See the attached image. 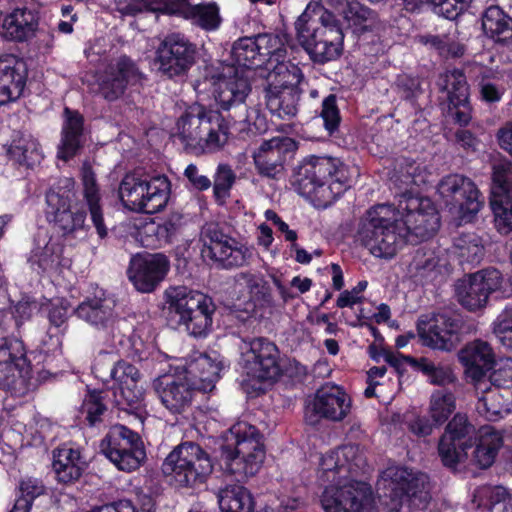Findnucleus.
I'll return each instance as SVG.
<instances>
[{"mask_svg":"<svg viewBox=\"0 0 512 512\" xmlns=\"http://www.w3.org/2000/svg\"><path fill=\"white\" fill-rule=\"evenodd\" d=\"M299 45L317 64L338 59L343 51L344 33L335 14L323 6H308L295 22Z\"/></svg>","mask_w":512,"mask_h":512,"instance_id":"obj_3","label":"nucleus"},{"mask_svg":"<svg viewBox=\"0 0 512 512\" xmlns=\"http://www.w3.org/2000/svg\"><path fill=\"white\" fill-rule=\"evenodd\" d=\"M46 218L62 231L72 234L85 226L86 211L71 210V198L68 191L50 189L46 193Z\"/></svg>","mask_w":512,"mask_h":512,"instance_id":"obj_28","label":"nucleus"},{"mask_svg":"<svg viewBox=\"0 0 512 512\" xmlns=\"http://www.w3.org/2000/svg\"><path fill=\"white\" fill-rule=\"evenodd\" d=\"M503 282L504 277L498 269L485 268L457 279L454 295L467 311H482L487 307L491 294L501 290Z\"/></svg>","mask_w":512,"mask_h":512,"instance_id":"obj_17","label":"nucleus"},{"mask_svg":"<svg viewBox=\"0 0 512 512\" xmlns=\"http://www.w3.org/2000/svg\"><path fill=\"white\" fill-rule=\"evenodd\" d=\"M493 333L500 342L512 348V306L506 307L493 323Z\"/></svg>","mask_w":512,"mask_h":512,"instance_id":"obj_64","label":"nucleus"},{"mask_svg":"<svg viewBox=\"0 0 512 512\" xmlns=\"http://www.w3.org/2000/svg\"><path fill=\"white\" fill-rule=\"evenodd\" d=\"M265 459L263 436L253 425L238 421L225 433L219 464L225 474L238 482L256 475Z\"/></svg>","mask_w":512,"mask_h":512,"instance_id":"obj_4","label":"nucleus"},{"mask_svg":"<svg viewBox=\"0 0 512 512\" xmlns=\"http://www.w3.org/2000/svg\"><path fill=\"white\" fill-rule=\"evenodd\" d=\"M145 78L137 63L126 55L112 59L97 77V94L107 102L122 98Z\"/></svg>","mask_w":512,"mask_h":512,"instance_id":"obj_21","label":"nucleus"},{"mask_svg":"<svg viewBox=\"0 0 512 512\" xmlns=\"http://www.w3.org/2000/svg\"><path fill=\"white\" fill-rule=\"evenodd\" d=\"M9 158L19 165L33 167L43 158L40 144L30 133L17 131L7 149Z\"/></svg>","mask_w":512,"mask_h":512,"instance_id":"obj_38","label":"nucleus"},{"mask_svg":"<svg viewBox=\"0 0 512 512\" xmlns=\"http://www.w3.org/2000/svg\"><path fill=\"white\" fill-rule=\"evenodd\" d=\"M438 262L434 249L428 245H422L414 251L408 272L412 278L423 280L435 272Z\"/></svg>","mask_w":512,"mask_h":512,"instance_id":"obj_51","label":"nucleus"},{"mask_svg":"<svg viewBox=\"0 0 512 512\" xmlns=\"http://www.w3.org/2000/svg\"><path fill=\"white\" fill-rule=\"evenodd\" d=\"M473 503L489 512H512V499L502 486L478 488L474 493Z\"/></svg>","mask_w":512,"mask_h":512,"instance_id":"obj_47","label":"nucleus"},{"mask_svg":"<svg viewBox=\"0 0 512 512\" xmlns=\"http://www.w3.org/2000/svg\"><path fill=\"white\" fill-rule=\"evenodd\" d=\"M492 197L512 199V163L501 161L493 166Z\"/></svg>","mask_w":512,"mask_h":512,"instance_id":"obj_58","label":"nucleus"},{"mask_svg":"<svg viewBox=\"0 0 512 512\" xmlns=\"http://www.w3.org/2000/svg\"><path fill=\"white\" fill-rule=\"evenodd\" d=\"M256 36L242 37L232 46V64H221L211 75L215 88V99L222 110L229 111V117L244 123L251 132L262 133L267 129L266 119L256 108L248 109L245 100L251 91L246 75L247 69L263 65Z\"/></svg>","mask_w":512,"mask_h":512,"instance_id":"obj_1","label":"nucleus"},{"mask_svg":"<svg viewBox=\"0 0 512 512\" xmlns=\"http://www.w3.org/2000/svg\"><path fill=\"white\" fill-rule=\"evenodd\" d=\"M387 475L397 483L412 505L425 508L430 499L428 476L424 473H413L407 468L388 469Z\"/></svg>","mask_w":512,"mask_h":512,"instance_id":"obj_33","label":"nucleus"},{"mask_svg":"<svg viewBox=\"0 0 512 512\" xmlns=\"http://www.w3.org/2000/svg\"><path fill=\"white\" fill-rule=\"evenodd\" d=\"M176 129V136L185 149L195 154L218 151L228 141L224 119L199 104L185 110L177 120Z\"/></svg>","mask_w":512,"mask_h":512,"instance_id":"obj_5","label":"nucleus"},{"mask_svg":"<svg viewBox=\"0 0 512 512\" xmlns=\"http://www.w3.org/2000/svg\"><path fill=\"white\" fill-rule=\"evenodd\" d=\"M256 36L262 63H276L287 57L289 35L285 32L259 33Z\"/></svg>","mask_w":512,"mask_h":512,"instance_id":"obj_46","label":"nucleus"},{"mask_svg":"<svg viewBox=\"0 0 512 512\" xmlns=\"http://www.w3.org/2000/svg\"><path fill=\"white\" fill-rule=\"evenodd\" d=\"M270 83L268 87H275V89H296V86L301 82L302 71L301 69L290 62H276L273 70L269 74Z\"/></svg>","mask_w":512,"mask_h":512,"instance_id":"obj_55","label":"nucleus"},{"mask_svg":"<svg viewBox=\"0 0 512 512\" xmlns=\"http://www.w3.org/2000/svg\"><path fill=\"white\" fill-rule=\"evenodd\" d=\"M364 459L359 446L344 445L322 456L319 469V480L333 483L325 487L320 502L325 512H376L373 491L369 484L352 481L339 485V479L353 469L360 467Z\"/></svg>","mask_w":512,"mask_h":512,"instance_id":"obj_2","label":"nucleus"},{"mask_svg":"<svg viewBox=\"0 0 512 512\" xmlns=\"http://www.w3.org/2000/svg\"><path fill=\"white\" fill-rule=\"evenodd\" d=\"M296 142L290 137H273L264 141L252 154L258 175L279 180L286 171V164L297 150Z\"/></svg>","mask_w":512,"mask_h":512,"instance_id":"obj_23","label":"nucleus"},{"mask_svg":"<svg viewBox=\"0 0 512 512\" xmlns=\"http://www.w3.org/2000/svg\"><path fill=\"white\" fill-rule=\"evenodd\" d=\"M162 405L172 414H182L193 402L196 390L183 378H167L160 381L156 388Z\"/></svg>","mask_w":512,"mask_h":512,"instance_id":"obj_32","label":"nucleus"},{"mask_svg":"<svg viewBox=\"0 0 512 512\" xmlns=\"http://www.w3.org/2000/svg\"><path fill=\"white\" fill-rule=\"evenodd\" d=\"M37 386L24 342L3 337L0 343V389L21 398L35 391Z\"/></svg>","mask_w":512,"mask_h":512,"instance_id":"obj_11","label":"nucleus"},{"mask_svg":"<svg viewBox=\"0 0 512 512\" xmlns=\"http://www.w3.org/2000/svg\"><path fill=\"white\" fill-rule=\"evenodd\" d=\"M213 179V196L219 205H223L231 195L230 191L237 179L236 173L229 164L220 163Z\"/></svg>","mask_w":512,"mask_h":512,"instance_id":"obj_56","label":"nucleus"},{"mask_svg":"<svg viewBox=\"0 0 512 512\" xmlns=\"http://www.w3.org/2000/svg\"><path fill=\"white\" fill-rule=\"evenodd\" d=\"M171 182L166 175L134 171L124 175L118 194L123 206L134 212L154 214L166 207Z\"/></svg>","mask_w":512,"mask_h":512,"instance_id":"obj_8","label":"nucleus"},{"mask_svg":"<svg viewBox=\"0 0 512 512\" xmlns=\"http://www.w3.org/2000/svg\"><path fill=\"white\" fill-rule=\"evenodd\" d=\"M202 253L218 267L233 269L248 264L252 251L225 233L217 223H207L201 230Z\"/></svg>","mask_w":512,"mask_h":512,"instance_id":"obj_18","label":"nucleus"},{"mask_svg":"<svg viewBox=\"0 0 512 512\" xmlns=\"http://www.w3.org/2000/svg\"><path fill=\"white\" fill-rule=\"evenodd\" d=\"M291 184L299 195L308 198L325 192L327 186L329 198L334 199L349 187V179L346 166L338 158L310 155L293 169Z\"/></svg>","mask_w":512,"mask_h":512,"instance_id":"obj_6","label":"nucleus"},{"mask_svg":"<svg viewBox=\"0 0 512 512\" xmlns=\"http://www.w3.org/2000/svg\"><path fill=\"white\" fill-rule=\"evenodd\" d=\"M419 39L422 44L435 49L440 55L445 57H460L465 51L464 46L458 43L450 33L441 35L426 34L421 35Z\"/></svg>","mask_w":512,"mask_h":512,"instance_id":"obj_59","label":"nucleus"},{"mask_svg":"<svg viewBox=\"0 0 512 512\" xmlns=\"http://www.w3.org/2000/svg\"><path fill=\"white\" fill-rule=\"evenodd\" d=\"M82 196L98 236L103 239L108 235L104 223L102 197L96 180L95 172L89 162H84L81 168Z\"/></svg>","mask_w":512,"mask_h":512,"instance_id":"obj_34","label":"nucleus"},{"mask_svg":"<svg viewBox=\"0 0 512 512\" xmlns=\"http://www.w3.org/2000/svg\"><path fill=\"white\" fill-rule=\"evenodd\" d=\"M27 79L26 64L13 55L0 56V105L17 100Z\"/></svg>","mask_w":512,"mask_h":512,"instance_id":"obj_30","label":"nucleus"},{"mask_svg":"<svg viewBox=\"0 0 512 512\" xmlns=\"http://www.w3.org/2000/svg\"><path fill=\"white\" fill-rule=\"evenodd\" d=\"M438 192L445 204L457 208L464 218L477 214L484 204L475 183L460 174L444 177L438 184Z\"/></svg>","mask_w":512,"mask_h":512,"instance_id":"obj_24","label":"nucleus"},{"mask_svg":"<svg viewBox=\"0 0 512 512\" xmlns=\"http://www.w3.org/2000/svg\"><path fill=\"white\" fill-rule=\"evenodd\" d=\"M407 360L410 366L426 375L430 383L434 385L446 386L454 383L457 379L449 366L435 364L428 358L408 357Z\"/></svg>","mask_w":512,"mask_h":512,"instance_id":"obj_50","label":"nucleus"},{"mask_svg":"<svg viewBox=\"0 0 512 512\" xmlns=\"http://www.w3.org/2000/svg\"><path fill=\"white\" fill-rule=\"evenodd\" d=\"M460 362L466 367L468 376L475 382L476 390L485 385L484 377L495 363L491 346L482 340L467 344L458 354Z\"/></svg>","mask_w":512,"mask_h":512,"instance_id":"obj_29","label":"nucleus"},{"mask_svg":"<svg viewBox=\"0 0 512 512\" xmlns=\"http://www.w3.org/2000/svg\"><path fill=\"white\" fill-rule=\"evenodd\" d=\"M63 246L57 242H47L44 246L39 243L32 249L28 261L36 265L43 273H57L67 265L68 260L62 257Z\"/></svg>","mask_w":512,"mask_h":512,"instance_id":"obj_41","label":"nucleus"},{"mask_svg":"<svg viewBox=\"0 0 512 512\" xmlns=\"http://www.w3.org/2000/svg\"><path fill=\"white\" fill-rule=\"evenodd\" d=\"M222 512H253L254 501L250 491L240 484H227L217 493Z\"/></svg>","mask_w":512,"mask_h":512,"instance_id":"obj_42","label":"nucleus"},{"mask_svg":"<svg viewBox=\"0 0 512 512\" xmlns=\"http://www.w3.org/2000/svg\"><path fill=\"white\" fill-rule=\"evenodd\" d=\"M63 113L64 121L57 157L63 161H69L84 146V117L77 110H71L68 107L64 108Z\"/></svg>","mask_w":512,"mask_h":512,"instance_id":"obj_31","label":"nucleus"},{"mask_svg":"<svg viewBox=\"0 0 512 512\" xmlns=\"http://www.w3.org/2000/svg\"><path fill=\"white\" fill-rule=\"evenodd\" d=\"M240 365L248 376L260 381H275L282 375L280 351L265 337L243 340Z\"/></svg>","mask_w":512,"mask_h":512,"instance_id":"obj_20","label":"nucleus"},{"mask_svg":"<svg viewBox=\"0 0 512 512\" xmlns=\"http://www.w3.org/2000/svg\"><path fill=\"white\" fill-rule=\"evenodd\" d=\"M396 212L406 240L411 237L426 240L432 237L440 227V216L433 203L427 198H420L403 193Z\"/></svg>","mask_w":512,"mask_h":512,"instance_id":"obj_19","label":"nucleus"},{"mask_svg":"<svg viewBox=\"0 0 512 512\" xmlns=\"http://www.w3.org/2000/svg\"><path fill=\"white\" fill-rule=\"evenodd\" d=\"M477 437L475 426L465 414L457 413L448 422L438 442V454L444 466L455 468L467 458Z\"/></svg>","mask_w":512,"mask_h":512,"instance_id":"obj_22","label":"nucleus"},{"mask_svg":"<svg viewBox=\"0 0 512 512\" xmlns=\"http://www.w3.org/2000/svg\"><path fill=\"white\" fill-rule=\"evenodd\" d=\"M266 106L268 110L281 119H289L296 115L297 105L300 98L298 91L294 88L266 89Z\"/></svg>","mask_w":512,"mask_h":512,"instance_id":"obj_43","label":"nucleus"},{"mask_svg":"<svg viewBox=\"0 0 512 512\" xmlns=\"http://www.w3.org/2000/svg\"><path fill=\"white\" fill-rule=\"evenodd\" d=\"M420 167L416 161L408 158H398L390 180L400 189L407 191L408 187L418 185Z\"/></svg>","mask_w":512,"mask_h":512,"instance_id":"obj_57","label":"nucleus"},{"mask_svg":"<svg viewBox=\"0 0 512 512\" xmlns=\"http://www.w3.org/2000/svg\"><path fill=\"white\" fill-rule=\"evenodd\" d=\"M168 483L176 488H193L206 481L213 471L209 454L195 442H183L165 458L161 466Z\"/></svg>","mask_w":512,"mask_h":512,"instance_id":"obj_10","label":"nucleus"},{"mask_svg":"<svg viewBox=\"0 0 512 512\" xmlns=\"http://www.w3.org/2000/svg\"><path fill=\"white\" fill-rule=\"evenodd\" d=\"M234 281L236 285L244 286L247 289L249 299L255 305H272L271 287L262 274L251 271L239 272L234 276Z\"/></svg>","mask_w":512,"mask_h":512,"instance_id":"obj_44","label":"nucleus"},{"mask_svg":"<svg viewBox=\"0 0 512 512\" xmlns=\"http://www.w3.org/2000/svg\"><path fill=\"white\" fill-rule=\"evenodd\" d=\"M93 369L97 376L108 375L114 381L113 399L116 406L137 414L144 400V390L139 385V370L125 360L113 361L108 353L95 361Z\"/></svg>","mask_w":512,"mask_h":512,"instance_id":"obj_12","label":"nucleus"},{"mask_svg":"<svg viewBox=\"0 0 512 512\" xmlns=\"http://www.w3.org/2000/svg\"><path fill=\"white\" fill-rule=\"evenodd\" d=\"M503 446L504 438L500 431L491 426L482 427L475 440L473 451L475 463L481 469L490 467L494 463L499 449Z\"/></svg>","mask_w":512,"mask_h":512,"instance_id":"obj_37","label":"nucleus"},{"mask_svg":"<svg viewBox=\"0 0 512 512\" xmlns=\"http://www.w3.org/2000/svg\"><path fill=\"white\" fill-rule=\"evenodd\" d=\"M357 235L372 255L385 259L393 258L407 241L396 209L387 204L376 205L366 212Z\"/></svg>","mask_w":512,"mask_h":512,"instance_id":"obj_7","label":"nucleus"},{"mask_svg":"<svg viewBox=\"0 0 512 512\" xmlns=\"http://www.w3.org/2000/svg\"><path fill=\"white\" fill-rule=\"evenodd\" d=\"M75 312L80 319L101 330L109 346L121 344L130 329L128 321L116 312V300L104 290L86 297Z\"/></svg>","mask_w":512,"mask_h":512,"instance_id":"obj_13","label":"nucleus"},{"mask_svg":"<svg viewBox=\"0 0 512 512\" xmlns=\"http://www.w3.org/2000/svg\"><path fill=\"white\" fill-rule=\"evenodd\" d=\"M352 400L343 387L326 383L308 397L304 406V421L311 427L323 421L339 423L351 412Z\"/></svg>","mask_w":512,"mask_h":512,"instance_id":"obj_16","label":"nucleus"},{"mask_svg":"<svg viewBox=\"0 0 512 512\" xmlns=\"http://www.w3.org/2000/svg\"><path fill=\"white\" fill-rule=\"evenodd\" d=\"M485 384H487L485 382ZM482 396L476 404V411L488 421H497L512 412V391L481 386Z\"/></svg>","mask_w":512,"mask_h":512,"instance_id":"obj_36","label":"nucleus"},{"mask_svg":"<svg viewBox=\"0 0 512 512\" xmlns=\"http://www.w3.org/2000/svg\"><path fill=\"white\" fill-rule=\"evenodd\" d=\"M470 73L473 74L478 82L480 97L487 103L499 102L505 93L503 86H498L492 82L497 79V72L492 68L481 64H473L470 66Z\"/></svg>","mask_w":512,"mask_h":512,"instance_id":"obj_48","label":"nucleus"},{"mask_svg":"<svg viewBox=\"0 0 512 512\" xmlns=\"http://www.w3.org/2000/svg\"><path fill=\"white\" fill-rule=\"evenodd\" d=\"M222 370L221 362L213 359L206 353L196 352L187 362V373L201 382V389L207 390L214 387Z\"/></svg>","mask_w":512,"mask_h":512,"instance_id":"obj_39","label":"nucleus"},{"mask_svg":"<svg viewBox=\"0 0 512 512\" xmlns=\"http://www.w3.org/2000/svg\"><path fill=\"white\" fill-rule=\"evenodd\" d=\"M438 85L441 90L447 92L448 103L467 102L469 87L465 74L459 69L446 71L439 78Z\"/></svg>","mask_w":512,"mask_h":512,"instance_id":"obj_49","label":"nucleus"},{"mask_svg":"<svg viewBox=\"0 0 512 512\" xmlns=\"http://www.w3.org/2000/svg\"><path fill=\"white\" fill-rule=\"evenodd\" d=\"M39 25V12L28 6H15L13 0H0V26L3 36L11 41L31 39Z\"/></svg>","mask_w":512,"mask_h":512,"instance_id":"obj_25","label":"nucleus"},{"mask_svg":"<svg viewBox=\"0 0 512 512\" xmlns=\"http://www.w3.org/2000/svg\"><path fill=\"white\" fill-rule=\"evenodd\" d=\"M182 14L193 26L206 32L217 30L222 23L220 8L216 2L188 4Z\"/></svg>","mask_w":512,"mask_h":512,"instance_id":"obj_40","label":"nucleus"},{"mask_svg":"<svg viewBox=\"0 0 512 512\" xmlns=\"http://www.w3.org/2000/svg\"><path fill=\"white\" fill-rule=\"evenodd\" d=\"M462 324L447 314H437L427 322L418 323V334L426 346L443 351L455 349L461 341Z\"/></svg>","mask_w":512,"mask_h":512,"instance_id":"obj_27","label":"nucleus"},{"mask_svg":"<svg viewBox=\"0 0 512 512\" xmlns=\"http://www.w3.org/2000/svg\"><path fill=\"white\" fill-rule=\"evenodd\" d=\"M454 252L461 263H479L485 249L482 239L475 233H463L454 241Z\"/></svg>","mask_w":512,"mask_h":512,"instance_id":"obj_53","label":"nucleus"},{"mask_svg":"<svg viewBox=\"0 0 512 512\" xmlns=\"http://www.w3.org/2000/svg\"><path fill=\"white\" fill-rule=\"evenodd\" d=\"M320 116L323 119L325 129L330 135L334 134V132L338 130L341 122L336 95L329 94L324 98Z\"/></svg>","mask_w":512,"mask_h":512,"instance_id":"obj_63","label":"nucleus"},{"mask_svg":"<svg viewBox=\"0 0 512 512\" xmlns=\"http://www.w3.org/2000/svg\"><path fill=\"white\" fill-rule=\"evenodd\" d=\"M165 297L169 312L178 317V324L189 335L203 338L212 331L216 305L211 297L186 286L168 288Z\"/></svg>","mask_w":512,"mask_h":512,"instance_id":"obj_9","label":"nucleus"},{"mask_svg":"<svg viewBox=\"0 0 512 512\" xmlns=\"http://www.w3.org/2000/svg\"><path fill=\"white\" fill-rule=\"evenodd\" d=\"M107 410L103 403L100 392H91L84 399L82 404V413L85 414V420L90 426H95L103 421V415Z\"/></svg>","mask_w":512,"mask_h":512,"instance_id":"obj_61","label":"nucleus"},{"mask_svg":"<svg viewBox=\"0 0 512 512\" xmlns=\"http://www.w3.org/2000/svg\"><path fill=\"white\" fill-rule=\"evenodd\" d=\"M456 409V398L450 391L439 389L430 396L429 416L435 425L445 423Z\"/></svg>","mask_w":512,"mask_h":512,"instance_id":"obj_54","label":"nucleus"},{"mask_svg":"<svg viewBox=\"0 0 512 512\" xmlns=\"http://www.w3.org/2000/svg\"><path fill=\"white\" fill-rule=\"evenodd\" d=\"M482 28L496 42L504 43L512 38V18L498 6H490L485 10Z\"/></svg>","mask_w":512,"mask_h":512,"instance_id":"obj_45","label":"nucleus"},{"mask_svg":"<svg viewBox=\"0 0 512 512\" xmlns=\"http://www.w3.org/2000/svg\"><path fill=\"white\" fill-rule=\"evenodd\" d=\"M197 54L195 43L182 33L172 32L159 41L153 65L161 77L181 78L196 64Z\"/></svg>","mask_w":512,"mask_h":512,"instance_id":"obj_14","label":"nucleus"},{"mask_svg":"<svg viewBox=\"0 0 512 512\" xmlns=\"http://www.w3.org/2000/svg\"><path fill=\"white\" fill-rule=\"evenodd\" d=\"M101 452L118 470L131 473L146 460V451L140 435L132 429L113 425L101 440Z\"/></svg>","mask_w":512,"mask_h":512,"instance_id":"obj_15","label":"nucleus"},{"mask_svg":"<svg viewBox=\"0 0 512 512\" xmlns=\"http://www.w3.org/2000/svg\"><path fill=\"white\" fill-rule=\"evenodd\" d=\"M161 0H129L116 3V10L122 16L134 17L143 12H156L162 9Z\"/></svg>","mask_w":512,"mask_h":512,"instance_id":"obj_62","label":"nucleus"},{"mask_svg":"<svg viewBox=\"0 0 512 512\" xmlns=\"http://www.w3.org/2000/svg\"><path fill=\"white\" fill-rule=\"evenodd\" d=\"M170 269L168 257L162 253L136 255L128 268L129 280L142 293L153 292Z\"/></svg>","mask_w":512,"mask_h":512,"instance_id":"obj_26","label":"nucleus"},{"mask_svg":"<svg viewBox=\"0 0 512 512\" xmlns=\"http://www.w3.org/2000/svg\"><path fill=\"white\" fill-rule=\"evenodd\" d=\"M372 11L361 5L359 2L346 3L341 9H338L336 18L342 24L344 29H352L354 33L362 32L366 29V22L371 17Z\"/></svg>","mask_w":512,"mask_h":512,"instance_id":"obj_52","label":"nucleus"},{"mask_svg":"<svg viewBox=\"0 0 512 512\" xmlns=\"http://www.w3.org/2000/svg\"><path fill=\"white\" fill-rule=\"evenodd\" d=\"M87 464L78 449L62 446L53 451L52 469L59 483L71 485L83 475Z\"/></svg>","mask_w":512,"mask_h":512,"instance_id":"obj_35","label":"nucleus"},{"mask_svg":"<svg viewBox=\"0 0 512 512\" xmlns=\"http://www.w3.org/2000/svg\"><path fill=\"white\" fill-rule=\"evenodd\" d=\"M491 208L498 232L505 235L512 232V199L492 197Z\"/></svg>","mask_w":512,"mask_h":512,"instance_id":"obj_60","label":"nucleus"}]
</instances>
